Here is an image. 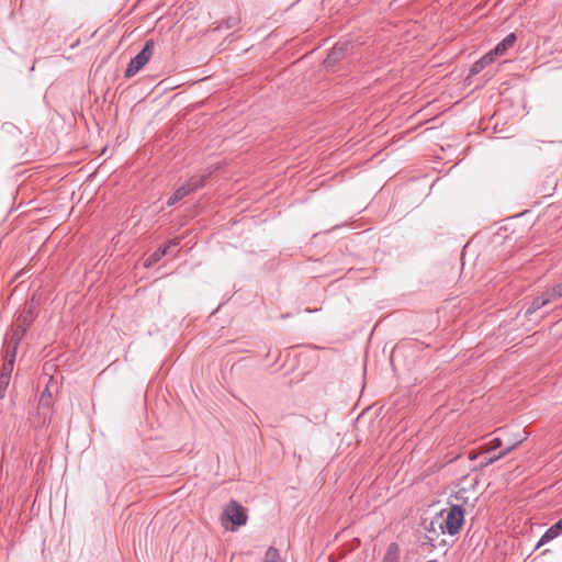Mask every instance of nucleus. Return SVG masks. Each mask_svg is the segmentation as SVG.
<instances>
[{"label":"nucleus","mask_w":562,"mask_h":562,"mask_svg":"<svg viewBox=\"0 0 562 562\" xmlns=\"http://www.w3.org/2000/svg\"><path fill=\"white\" fill-rule=\"evenodd\" d=\"M438 529L441 533L447 532L450 536L459 533L464 521V509L461 505H450L448 508L441 510L440 516L437 517Z\"/></svg>","instance_id":"nucleus-1"},{"label":"nucleus","mask_w":562,"mask_h":562,"mask_svg":"<svg viewBox=\"0 0 562 562\" xmlns=\"http://www.w3.org/2000/svg\"><path fill=\"white\" fill-rule=\"evenodd\" d=\"M211 176V172H203L201 175H194L188 181L179 187L167 200V205L172 206L180 200H182L184 196L189 195L190 193L201 189L209 177Z\"/></svg>","instance_id":"nucleus-2"},{"label":"nucleus","mask_w":562,"mask_h":562,"mask_svg":"<svg viewBox=\"0 0 562 562\" xmlns=\"http://www.w3.org/2000/svg\"><path fill=\"white\" fill-rule=\"evenodd\" d=\"M155 42L147 40L142 50L131 59L127 68L125 69L124 77L132 78L135 76L153 57Z\"/></svg>","instance_id":"nucleus-3"},{"label":"nucleus","mask_w":562,"mask_h":562,"mask_svg":"<svg viewBox=\"0 0 562 562\" xmlns=\"http://www.w3.org/2000/svg\"><path fill=\"white\" fill-rule=\"evenodd\" d=\"M224 514L233 525L240 527L247 524L248 516L246 509L234 499L228 503Z\"/></svg>","instance_id":"nucleus-4"},{"label":"nucleus","mask_w":562,"mask_h":562,"mask_svg":"<svg viewBox=\"0 0 562 562\" xmlns=\"http://www.w3.org/2000/svg\"><path fill=\"white\" fill-rule=\"evenodd\" d=\"M438 522L439 519L436 517L429 522V526H425L426 535L424 536V539L422 540L423 546H430L431 548H435V541L439 538L441 530L438 531Z\"/></svg>","instance_id":"nucleus-5"},{"label":"nucleus","mask_w":562,"mask_h":562,"mask_svg":"<svg viewBox=\"0 0 562 562\" xmlns=\"http://www.w3.org/2000/svg\"><path fill=\"white\" fill-rule=\"evenodd\" d=\"M562 533V518L549 527L538 541L536 549L550 542Z\"/></svg>","instance_id":"nucleus-6"},{"label":"nucleus","mask_w":562,"mask_h":562,"mask_svg":"<svg viewBox=\"0 0 562 562\" xmlns=\"http://www.w3.org/2000/svg\"><path fill=\"white\" fill-rule=\"evenodd\" d=\"M553 299L550 295L548 289L543 291L540 295L536 296L530 305L526 310V315H531L542 306L547 305L549 302H551Z\"/></svg>","instance_id":"nucleus-7"},{"label":"nucleus","mask_w":562,"mask_h":562,"mask_svg":"<svg viewBox=\"0 0 562 562\" xmlns=\"http://www.w3.org/2000/svg\"><path fill=\"white\" fill-rule=\"evenodd\" d=\"M7 360L3 362V364L0 368V376L11 379V374L14 368V360H15V347L12 349L7 348Z\"/></svg>","instance_id":"nucleus-8"},{"label":"nucleus","mask_w":562,"mask_h":562,"mask_svg":"<svg viewBox=\"0 0 562 562\" xmlns=\"http://www.w3.org/2000/svg\"><path fill=\"white\" fill-rule=\"evenodd\" d=\"M179 245V241L173 239L171 241H169V244L165 247H160L158 248L157 250H155L146 260V263L145 266L146 267H150L153 265H155L156 262H158L165 255L168 254L169 249L171 247H177Z\"/></svg>","instance_id":"nucleus-9"},{"label":"nucleus","mask_w":562,"mask_h":562,"mask_svg":"<svg viewBox=\"0 0 562 562\" xmlns=\"http://www.w3.org/2000/svg\"><path fill=\"white\" fill-rule=\"evenodd\" d=\"M526 439V436H524L522 438L518 439L517 441L515 442H512L507 446V448L503 451H501L496 456H493L491 458H485L482 462H481V467L484 468V467H487L490 464H493L494 462H496L497 460L502 459L503 457H505L507 453H509L512 450H514L519 443H521L524 440Z\"/></svg>","instance_id":"nucleus-10"},{"label":"nucleus","mask_w":562,"mask_h":562,"mask_svg":"<svg viewBox=\"0 0 562 562\" xmlns=\"http://www.w3.org/2000/svg\"><path fill=\"white\" fill-rule=\"evenodd\" d=\"M516 40L515 33L506 35V37L493 48V54L498 56L505 55L507 49L514 46Z\"/></svg>","instance_id":"nucleus-11"},{"label":"nucleus","mask_w":562,"mask_h":562,"mask_svg":"<svg viewBox=\"0 0 562 562\" xmlns=\"http://www.w3.org/2000/svg\"><path fill=\"white\" fill-rule=\"evenodd\" d=\"M25 333H26V327H22L21 324H15V327L12 329L10 341H9L7 348L10 347V349H12L13 347H15V350H16L18 346H19L20 341L23 339Z\"/></svg>","instance_id":"nucleus-12"},{"label":"nucleus","mask_w":562,"mask_h":562,"mask_svg":"<svg viewBox=\"0 0 562 562\" xmlns=\"http://www.w3.org/2000/svg\"><path fill=\"white\" fill-rule=\"evenodd\" d=\"M342 53H344V45L337 43L333 48L329 52V54L327 55L326 59H325V66L326 67H333L342 56Z\"/></svg>","instance_id":"nucleus-13"},{"label":"nucleus","mask_w":562,"mask_h":562,"mask_svg":"<svg viewBox=\"0 0 562 562\" xmlns=\"http://www.w3.org/2000/svg\"><path fill=\"white\" fill-rule=\"evenodd\" d=\"M400 560V547L395 542H391L387 547L386 553L382 562H398Z\"/></svg>","instance_id":"nucleus-14"},{"label":"nucleus","mask_w":562,"mask_h":562,"mask_svg":"<svg viewBox=\"0 0 562 562\" xmlns=\"http://www.w3.org/2000/svg\"><path fill=\"white\" fill-rule=\"evenodd\" d=\"M263 562H284L281 558L280 551L274 547H269L266 551Z\"/></svg>","instance_id":"nucleus-15"},{"label":"nucleus","mask_w":562,"mask_h":562,"mask_svg":"<svg viewBox=\"0 0 562 562\" xmlns=\"http://www.w3.org/2000/svg\"><path fill=\"white\" fill-rule=\"evenodd\" d=\"M33 322V314L31 311H27L25 314L20 315L16 319V324H21L22 327H26V330L31 326Z\"/></svg>","instance_id":"nucleus-16"},{"label":"nucleus","mask_w":562,"mask_h":562,"mask_svg":"<svg viewBox=\"0 0 562 562\" xmlns=\"http://www.w3.org/2000/svg\"><path fill=\"white\" fill-rule=\"evenodd\" d=\"M496 57H499L498 55L493 54V49H491L488 53L483 55L479 61L482 64L483 67H486L487 65L492 64Z\"/></svg>","instance_id":"nucleus-17"},{"label":"nucleus","mask_w":562,"mask_h":562,"mask_svg":"<svg viewBox=\"0 0 562 562\" xmlns=\"http://www.w3.org/2000/svg\"><path fill=\"white\" fill-rule=\"evenodd\" d=\"M496 57H499L498 55L493 54V49H491L488 53L483 55L479 61L482 64L483 67H486L487 65L492 64Z\"/></svg>","instance_id":"nucleus-18"},{"label":"nucleus","mask_w":562,"mask_h":562,"mask_svg":"<svg viewBox=\"0 0 562 562\" xmlns=\"http://www.w3.org/2000/svg\"><path fill=\"white\" fill-rule=\"evenodd\" d=\"M496 57H499L498 55L493 54V49H491L488 53L483 55L479 61L482 64L483 67H486L487 65L492 64Z\"/></svg>","instance_id":"nucleus-19"},{"label":"nucleus","mask_w":562,"mask_h":562,"mask_svg":"<svg viewBox=\"0 0 562 562\" xmlns=\"http://www.w3.org/2000/svg\"><path fill=\"white\" fill-rule=\"evenodd\" d=\"M496 57H499L498 55L493 54V49H491L488 53L483 55L479 61L482 64L483 67H486L487 65L492 64Z\"/></svg>","instance_id":"nucleus-20"},{"label":"nucleus","mask_w":562,"mask_h":562,"mask_svg":"<svg viewBox=\"0 0 562 562\" xmlns=\"http://www.w3.org/2000/svg\"><path fill=\"white\" fill-rule=\"evenodd\" d=\"M224 23L226 29H235L239 25L240 18L238 15H232L228 16Z\"/></svg>","instance_id":"nucleus-21"},{"label":"nucleus","mask_w":562,"mask_h":562,"mask_svg":"<svg viewBox=\"0 0 562 562\" xmlns=\"http://www.w3.org/2000/svg\"><path fill=\"white\" fill-rule=\"evenodd\" d=\"M548 291L553 300L562 297V281L551 289H548Z\"/></svg>","instance_id":"nucleus-22"},{"label":"nucleus","mask_w":562,"mask_h":562,"mask_svg":"<svg viewBox=\"0 0 562 562\" xmlns=\"http://www.w3.org/2000/svg\"><path fill=\"white\" fill-rule=\"evenodd\" d=\"M503 445V441L501 438L496 437V438H493L488 445H487V448L484 450L485 452H490L492 450H495V449H498L499 447H502Z\"/></svg>","instance_id":"nucleus-23"},{"label":"nucleus","mask_w":562,"mask_h":562,"mask_svg":"<svg viewBox=\"0 0 562 562\" xmlns=\"http://www.w3.org/2000/svg\"><path fill=\"white\" fill-rule=\"evenodd\" d=\"M10 380L11 379L0 376V398H3L5 396L8 386L10 384Z\"/></svg>","instance_id":"nucleus-24"},{"label":"nucleus","mask_w":562,"mask_h":562,"mask_svg":"<svg viewBox=\"0 0 562 562\" xmlns=\"http://www.w3.org/2000/svg\"><path fill=\"white\" fill-rule=\"evenodd\" d=\"M484 68H485V67H483V66H482V64L477 60V61H475V63L472 65V67H471L470 71H471V74H472V75H475V74L481 72Z\"/></svg>","instance_id":"nucleus-25"},{"label":"nucleus","mask_w":562,"mask_h":562,"mask_svg":"<svg viewBox=\"0 0 562 562\" xmlns=\"http://www.w3.org/2000/svg\"><path fill=\"white\" fill-rule=\"evenodd\" d=\"M474 458H475V457H474V456H472V454H470V456H469V459H470V460H473Z\"/></svg>","instance_id":"nucleus-26"},{"label":"nucleus","mask_w":562,"mask_h":562,"mask_svg":"<svg viewBox=\"0 0 562 562\" xmlns=\"http://www.w3.org/2000/svg\"><path fill=\"white\" fill-rule=\"evenodd\" d=\"M426 562H438L437 560L432 559V560H428Z\"/></svg>","instance_id":"nucleus-27"}]
</instances>
